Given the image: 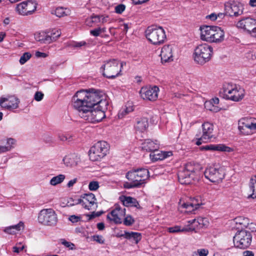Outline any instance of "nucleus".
I'll use <instances>...</instances> for the list:
<instances>
[{
	"mask_svg": "<svg viewBox=\"0 0 256 256\" xmlns=\"http://www.w3.org/2000/svg\"><path fill=\"white\" fill-rule=\"evenodd\" d=\"M213 54L212 46L207 44L198 45L193 54L194 61L198 64L203 65L211 59Z\"/></svg>",
	"mask_w": 256,
	"mask_h": 256,
	"instance_id": "nucleus-4",
	"label": "nucleus"
},
{
	"mask_svg": "<svg viewBox=\"0 0 256 256\" xmlns=\"http://www.w3.org/2000/svg\"><path fill=\"white\" fill-rule=\"evenodd\" d=\"M24 228V223L20 222L18 224L8 226L6 228L4 231L10 234H16L18 232L21 230H23Z\"/></svg>",
	"mask_w": 256,
	"mask_h": 256,
	"instance_id": "nucleus-29",
	"label": "nucleus"
},
{
	"mask_svg": "<svg viewBox=\"0 0 256 256\" xmlns=\"http://www.w3.org/2000/svg\"><path fill=\"white\" fill-rule=\"evenodd\" d=\"M205 177L212 182H219L224 177L222 170L214 166H210L204 171Z\"/></svg>",
	"mask_w": 256,
	"mask_h": 256,
	"instance_id": "nucleus-13",
	"label": "nucleus"
},
{
	"mask_svg": "<svg viewBox=\"0 0 256 256\" xmlns=\"http://www.w3.org/2000/svg\"><path fill=\"white\" fill-rule=\"evenodd\" d=\"M188 224L185 228H190L192 226H194L196 224V219H193L191 220H189L188 222Z\"/></svg>",
	"mask_w": 256,
	"mask_h": 256,
	"instance_id": "nucleus-56",
	"label": "nucleus"
},
{
	"mask_svg": "<svg viewBox=\"0 0 256 256\" xmlns=\"http://www.w3.org/2000/svg\"><path fill=\"white\" fill-rule=\"evenodd\" d=\"M134 110L133 106L130 104H128L125 108L122 109L118 114L119 118H123L125 116Z\"/></svg>",
	"mask_w": 256,
	"mask_h": 256,
	"instance_id": "nucleus-33",
	"label": "nucleus"
},
{
	"mask_svg": "<svg viewBox=\"0 0 256 256\" xmlns=\"http://www.w3.org/2000/svg\"><path fill=\"white\" fill-rule=\"evenodd\" d=\"M202 149L207 150H217L220 152H231L232 149L222 144H209L203 147Z\"/></svg>",
	"mask_w": 256,
	"mask_h": 256,
	"instance_id": "nucleus-26",
	"label": "nucleus"
},
{
	"mask_svg": "<svg viewBox=\"0 0 256 256\" xmlns=\"http://www.w3.org/2000/svg\"><path fill=\"white\" fill-rule=\"evenodd\" d=\"M148 127V118L142 117L136 119L134 128L137 132H144L146 130Z\"/></svg>",
	"mask_w": 256,
	"mask_h": 256,
	"instance_id": "nucleus-22",
	"label": "nucleus"
},
{
	"mask_svg": "<svg viewBox=\"0 0 256 256\" xmlns=\"http://www.w3.org/2000/svg\"><path fill=\"white\" fill-rule=\"evenodd\" d=\"M238 129L242 133H248L245 132L246 130H250V123L246 120H242L238 122Z\"/></svg>",
	"mask_w": 256,
	"mask_h": 256,
	"instance_id": "nucleus-35",
	"label": "nucleus"
},
{
	"mask_svg": "<svg viewBox=\"0 0 256 256\" xmlns=\"http://www.w3.org/2000/svg\"><path fill=\"white\" fill-rule=\"evenodd\" d=\"M252 236L250 232L242 230L238 232L234 237L236 247L244 249L248 248L252 242Z\"/></svg>",
	"mask_w": 256,
	"mask_h": 256,
	"instance_id": "nucleus-11",
	"label": "nucleus"
},
{
	"mask_svg": "<svg viewBox=\"0 0 256 256\" xmlns=\"http://www.w3.org/2000/svg\"><path fill=\"white\" fill-rule=\"evenodd\" d=\"M149 177L148 170L145 168H140L128 172L126 174L128 182H125L124 186L126 188H140L146 183L145 180Z\"/></svg>",
	"mask_w": 256,
	"mask_h": 256,
	"instance_id": "nucleus-2",
	"label": "nucleus"
},
{
	"mask_svg": "<svg viewBox=\"0 0 256 256\" xmlns=\"http://www.w3.org/2000/svg\"><path fill=\"white\" fill-rule=\"evenodd\" d=\"M35 40L42 44L51 43V38L49 34L46 32H38L34 34Z\"/></svg>",
	"mask_w": 256,
	"mask_h": 256,
	"instance_id": "nucleus-28",
	"label": "nucleus"
},
{
	"mask_svg": "<svg viewBox=\"0 0 256 256\" xmlns=\"http://www.w3.org/2000/svg\"><path fill=\"white\" fill-rule=\"evenodd\" d=\"M32 56V54L30 52H24L20 59V63L21 64H25Z\"/></svg>",
	"mask_w": 256,
	"mask_h": 256,
	"instance_id": "nucleus-42",
	"label": "nucleus"
},
{
	"mask_svg": "<svg viewBox=\"0 0 256 256\" xmlns=\"http://www.w3.org/2000/svg\"><path fill=\"white\" fill-rule=\"evenodd\" d=\"M106 32V28H98L90 31V34L95 36H98L100 35V34Z\"/></svg>",
	"mask_w": 256,
	"mask_h": 256,
	"instance_id": "nucleus-43",
	"label": "nucleus"
},
{
	"mask_svg": "<svg viewBox=\"0 0 256 256\" xmlns=\"http://www.w3.org/2000/svg\"><path fill=\"white\" fill-rule=\"evenodd\" d=\"M108 144L104 141L98 142L89 150L90 158L92 161H98L104 158L109 150Z\"/></svg>",
	"mask_w": 256,
	"mask_h": 256,
	"instance_id": "nucleus-7",
	"label": "nucleus"
},
{
	"mask_svg": "<svg viewBox=\"0 0 256 256\" xmlns=\"http://www.w3.org/2000/svg\"><path fill=\"white\" fill-rule=\"evenodd\" d=\"M195 230L194 226L190 228H181L180 226H175L174 227H170L168 228V230L170 232L174 233L178 232H192Z\"/></svg>",
	"mask_w": 256,
	"mask_h": 256,
	"instance_id": "nucleus-31",
	"label": "nucleus"
},
{
	"mask_svg": "<svg viewBox=\"0 0 256 256\" xmlns=\"http://www.w3.org/2000/svg\"><path fill=\"white\" fill-rule=\"evenodd\" d=\"M159 88L156 86L153 87H143L140 91L141 98L144 100H156L158 97Z\"/></svg>",
	"mask_w": 256,
	"mask_h": 256,
	"instance_id": "nucleus-14",
	"label": "nucleus"
},
{
	"mask_svg": "<svg viewBox=\"0 0 256 256\" xmlns=\"http://www.w3.org/2000/svg\"><path fill=\"white\" fill-rule=\"evenodd\" d=\"M142 148L146 151L152 152L158 154L159 152L158 150L159 148V144L157 141L154 142L150 139H147L142 144Z\"/></svg>",
	"mask_w": 256,
	"mask_h": 256,
	"instance_id": "nucleus-25",
	"label": "nucleus"
},
{
	"mask_svg": "<svg viewBox=\"0 0 256 256\" xmlns=\"http://www.w3.org/2000/svg\"><path fill=\"white\" fill-rule=\"evenodd\" d=\"M19 103V100L14 96H9L8 98H2L0 99V106L1 107L8 110L18 108Z\"/></svg>",
	"mask_w": 256,
	"mask_h": 256,
	"instance_id": "nucleus-17",
	"label": "nucleus"
},
{
	"mask_svg": "<svg viewBox=\"0 0 256 256\" xmlns=\"http://www.w3.org/2000/svg\"><path fill=\"white\" fill-rule=\"evenodd\" d=\"M160 56L162 62L172 61L173 55L172 46L170 45L164 46L162 49Z\"/></svg>",
	"mask_w": 256,
	"mask_h": 256,
	"instance_id": "nucleus-23",
	"label": "nucleus"
},
{
	"mask_svg": "<svg viewBox=\"0 0 256 256\" xmlns=\"http://www.w3.org/2000/svg\"><path fill=\"white\" fill-rule=\"evenodd\" d=\"M234 221L237 224L242 226L243 227H247L249 224V220L248 218L242 216H238L236 218Z\"/></svg>",
	"mask_w": 256,
	"mask_h": 256,
	"instance_id": "nucleus-37",
	"label": "nucleus"
},
{
	"mask_svg": "<svg viewBox=\"0 0 256 256\" xmlns=\"http://www.w3.org/2000/svg\"><path fill=\"white\" fill-rule=\"evenodd\" d=\"M202 128L201 139L209 140L214 137V126L212 124L208 122H205L202 124Z\"/></svg>",
	"mask_w": 256,
	"mask_h": 256,
	"instance_id": "nucleus-20",
	"label": "nucleus"
},
{
	"mask_svg": "<svg viewBox=\"0 0 256 256\" xmlns=\"http://www.w3.org/2000/svg\"><path fill=\"white\" fill-rule=\"evenodd\" d=\"M62 244L67 248H69L70 249H72L74 244L70 242H66V240H64L62 242Z\"/></svg>",
	"mask_w": 256,
	"mask_h": 256,
	"instance_id": "nucleus-57",
	"label": "nucleus"
},
{
	"mask_svg": "<svg viewBox=\"0 0 256 256\" xmlns=\"http://www.w3.org/2000/svg\"><path fill=\"white\" fill-rule=\"evenodd\" d=\"M44 94L40 92H36L34 94V100L38 102L40 101L44 98Z\"/></svg>",
	"mask_w": 256,
	"mask_h": 256,
	"instance_id": "nucleus-49",
	"label": "nucleus"
},
{
	"mask_svg": "<svg viewBox=\"0 0 256 256\" xmlns=\"http://www.w3.org/2000/svg\"><path fill=\"white\" fill-rule=\"evenodd\" d=\"M211 102L212 104H217L219 102V99L218 98H215L212 99L209 102Z\"/></svg>",
	"mask_w": 256,
	"mask_h": 256,
	"instance_id": "nucleus-63",
	"label": "nucleus"
},
{
	"mask_svg": "<svg viewBox=\"0 0 256 256\" xmlns=\"http://www.w3.org/2000/svg\"><path fill=\"white\" fill-rule=\"evenodd\" d=\"M196 136H197V138H198V140L196 142V144H197L198 146H200V144H202V142H201V140H204L202 139H201V134L200 133L199 134H197L196 135Z\"/></svg>",
	"mask_w": 256,
	"mask_h": 256,
	"instance_id": "nucleus-62",
	"label": "nucleus"
},
{
	"mask_svg": "<svg viewBox=\"0 0 256 256\" xmlns=\"http://www.w3.org/2000/svg\"><path fill=\"white\" fill-rule=\"evenodd\" d=\"M68 220L72 223L77 222L80 220V216L76 215H72L69 216Z\"/></svg>",
	"mask_w": 256,
	"mask_h": 256,
	"instance_id": "nucleus-50",
	"label": "nucleus"
},
{
	"mask_svg": "<svg viewBox=\"0 0 256 256\" xmlns=\"http://www.w3.org/2000/svg\"><path fill=\"white\" fill-rule=\"evenodd\" d=\"M24 248V246H22L20 248H18L17 246H15L12 248V250L14 252L18 254L20 252V251L22 250Z\"/></svg>",
	"mask_w": 256,
	"mask_h": 256,
	"instance_id": "nucleus-55",
	"label": "nucleus"
},
{
	"mask_svg": "<svg viewBox=\"0 0 256 256\" xmlns=\"http://www.w3.org/2000/svg\"><path fill=\"white\" fill-rule=\"evenodd\" d=\"M78 203L81 204L84 208L88 210H92L94 206H97L95 196L92 193L84 194L82 198L78 199Z\"/></svg>",
	"mask_w": 256,
	"mask_h": 256,
	"instance_id": "nucleus-18",
	"label": "nucleus"
},
{
	"mask_svg": "<svg viewBox=\"0 0 256 256\" xmlns=\"http://www.w3.org/2000/svg\"><path fill=\"white\" fill-rule=\"evenodd\" d=\"M204 106H205V108L210 110V111H212V112H218L220 110V108L216 106H214V104H212L211 102H205V104H204Z\"/></svg>",
	"mask_w": 256,
	"mask_h": 256,
	"instance_id": "nucleus-41",
	"label": "nucleus"
},
{
	"mask_svg": "<svg viewBox=\"0 0 256 256\" xmlns=\"http://www.w3.org/2000/svg\"><path fill=\"white\" fill-rule=\"evenodd\" d=\"M256 26V20L250 17L244 18L240 20L236 24V26L238 28L246 30L250 34V32L253 30Z\"/></svg>",
	"mask_w": 256,
	"mask_h": 256,
	"instance_id": "nucleus-19",
	"label": "nucleus"
},
{
	"mask_svg": "<svg viewBox=\"0 0 256 256\" xmlns=\"http://www.w3.org/2000/svg\"><path fill=\"white\" fill-rule=\"evenodd\" d=\"M208 254V250L206 248L198 249L196 252V255L198 254L199 256H207Z\"/></svg>",
	"mask_w": 256,
	"mask_h": 256,
	"instance_id": "nucleus-47",
	"label": "nucleus"
},
{
	"mask_svg": "<svg viewBox=\"0 0 256 256\" xmlns=\"http://www.w3.org/2000/svg\"><path fill=\"white\" fill-rule=\"evenodd\" d=\"M246 58L248 60H254L256 59V56L254 52H250L246 54Z\"/></svg>",
	"mask_w": 256,
	"mask_h": 256,
	"instance_id": "nucleus-52",
	"label": "nucleus"
},
{
	"mask_svg": "<svg viewBox=\"0 0 256 256\" xmlns=\"http://www.w3.org/2000/svg\"><path fill=\"white\" fill-rule=\"evenodd\" d=\"M122 63L120 64L118 60L113 59L108 60L102 66L104 76L108 78H113L118 76L121 72Z\"/></svg>",
	"mask_w": 256,
	"mask_h": 256,
	"instance_id": "nucleus-8",
	"label": "nucleus"
},
{
	"mask_svg": "<svg viewBox=\"0 0 256 256\" xmlns=\"http://www.w3.org/2000/svg\"><path fill=\"white\" fill-rule=\"evenodd\" d=\"M80 161V156L76 153L70 154L63 158V162L66 166H76Z\"/></svg>",
	"mask_w": 256,
	"mask_h": 256,
	"instance_id": "nucleus-24",
	"label": "nucleus"
},
{
	"mask_svg": "<svg viewBox=\"0 0 256 256\" xmlns=\"http://www.w3.org/2000/svg\"><path fill=\"white\" fill-rule=\"evenodd\" d=\"M146 35L148 40L155 45L162 44L166 39L165 32L162 27H148L146 31Z\"/></svg>",
	"mask_w": 256,
	"mask_h": 256,
	"instance_id": "nucleus-6",
	"label": "nucleus"
},
{
	"mask_svg": "<svg viewBox=\"0 0 256 256\" xmlns=\"http://www.w3.org/2000/svg\"><path fill=\"white\" fill-rule=\"evenodd\" d=\"M223 97L226 99L238 102L241 100L244 96V91L242 89L238 88L236 86L232 84L225 85L223 88Z\"/></svg>",
	"mask_w": 256,
	"mask_h": 256,
	"instance_id": "nucleus-10",
	"label": "nucleus"
},
{
	"mask_svg": "<svg viewBox=\"0 0 256 256\" xmlns=\"http://www.w3.org/2000/svg\"><path fill=\"white\" fill-rule=\"evenodd\" d=\"M99 186V182L97 181H92L88 184V188L92 191L97 190Z\"/></svg>",
	"mask_w": 256,
	"mask_h": 256,
	"instance_id": "nucleus-44",
	"label": "nucleus"
},
{
	"mask_svg": "<svg viewBox=\"0 0 256 256\" xmlns=\"http://www.w3.org/2000/svg\"><path fill=\"white\" fill-rule=\"evenodd\" d=\"M16 143V140L12 138H8L7 140L8 146H12V148H14L13 145Z\"/></svg>",
	"mask_w": 256,
	"mask_h": 256,
	"instance_id": "nucleus-54",
	"label": "nucleus"
},
{
	"mask_svg": "<svg viewBox=\"0 0 256 256\" xmlns=\"http://www.w3.org/2000/svg\"><path fill=\"white\" fill-rule=\"evenodd\" d=\"M207 18H209L212 20H217V15L214 13L211 14H210L206 16Z\"/></svg>",
	"mask_w": 256,
	"mask_h": 256,
	"instance_id": "nucleus-61",
	"label": "nucleus"
},
{
	"mask_svg": "<svg viewBox=\"0 0 256 256\" xmlns=\"http://www.w3.org/2000/svg\"><path fill=\"white\" fill-rule=\"evenodd\" d=\"M200 39L208 42L219 43L224 40V32L216 26H204L200 28Z\"/></svg>",
	"mask_w": 256,
	"mask_h": 256,
	"instance_id": "nucleus-3",
	"label": "nucleus"
},
{
	"mask_svg": "<svg viewBox=\"0 0 256 256\" xmlns=\"http://www.w3.org/2000/svg\"><path fill=\"white\" fill-rule=\"evenodd\" d=\"M196 224L194 226L195 228V229L198 227L199 225H203L204 226L206 224V222H207V220L206 218H198L196 219Z\"/></svg>",
	"mask_w": 256,
	"mask_h": 256,
	"instance_id": "nucleus-45",
	"label": "nucleus"
},
{
	"mask_svg": "<svg viewBox=\"0 0 256 256\" xmlns=\"http://www.w3.org/2000/svg\"><path fill=\"white\" fill-rule=\"evenodd\" d=\"M100 22V16H92L86 20V24L89 26H92L93 23H98Z\"/></svg>",
	"mask_w": 256,
	"mask_h": 256,
	"instance_id": "nucleus-39",
	"label": "nucleus"
},
{
	"mask_svg": "<svg viewBox=\"0 0 256 256\" xmlns=\"http://www.w3.org/2000/svg\"><path fill=\"white\" fill-rule=\"evenodd\" d=\"M161 153V155H160L158 152V154H154V156L157 155V156L154 158L156 160H162L163 158L170 156L172 155V152H162Z\"/></svg>",
	"mask_w": 256,
	"mask_h": 256,
	"instance_id": "nucleus-40",
	"label": "nucleus"
},
{
	"mask_svg": "<svg viewBox=\"0 0 256 256\" xmlns=\"http://www.w3.org/2000/svg\"><path fill=\"white\" fill-rule=\"evenodd\" d=\"M94 240L100 244H104V240L102 236H93Z\"/></svg>",
	"mask_w": 256,
	"mask_h": 256,
	"instance_id": "nucleus-51",
	"label": "nucleus"
},
{
	"mask_svg": "<svg viewBox=\"0 0 256 256\" xmlns=\"http://www.w3.org/2000/svg\"><path fill=\"white\" fill-rule=\"evenodd\" d=\"M38 221L44 226H54L56 225L58 218L53 209L45 208L42 209L39 212Z\"/></svg>",
	"mask_w": 256,
	"mask_h": 256,
	"instance_id": "nucleus-9",
	"label": "nucleus"
},
{
	"mask_svg": "<svg viewBox=\"0 0 256 256\" xmlns=\"http://www.w3.org/2000/svg\"><path fill=\"white\" fill-rule=\"evenodd\" d=\"M69 10L62 7H58L52 12V14L56 15L58 18L64 17L68 15Z\"/></svg>",
	"mask_w": 256,
	"mask_h": 256,
	"instance_id": "nucleus-32",
	"label": "nucleus"
},
{
	"mask_svg": "<svg viewBox=\"0 0 256 256\" xmlns=\"http://www.w3.org/2000/svg\"><path fill=\"white\" fill-rule=\"evenodd\" d=\"M11 149H12V146H0V154L10 151L11 150Z\"/></svg>",
	"mask_w": 256,
	"mask_h": 256,
	"instance_id": "nucleus-53",
	"label": "nucleus"
},
{
	"mask_svg": "<svg viewBox=\"0 0 256 256\" xmlns=\"http://www.w3.org/2000/svg\"><path fill=\"white\" fill-rule=\"evenodd\" d=\"M74 108L79 116L92 123L100 122L105 118L108 102L106 96L100 92L78 91L72 98Z\"/></svg>",
	"mask_w": 256,
	"mask_h": 256,
	"instance_id": "nucleus-1",
	"label": "nucleus"
},
{
	"mask_svg": "<svg viewBox=\"0 0 256 256\" xmlns=\"http://www.w3.org/2000/svg\"><path fill=\"white\" fill-rule=\"evenodd\" d=\"M58 138L60 140L64 141V142L66 141L70 138V136H69V138H68L67 136L64 135L63 134H58Z\"/></svg>",
	"mask_w": 256,
	"mask_h": 256,
	"instance_id": "nucleus-60",
	"label": "nucleus"
},
{
	"mask_svg": "<svg viewBox=\"0 0 256 256\" xmlns=\"http://www.w3.org/2000/svg\"><path fill=\"white\" fill-rule=\"evenodd\" d=\"M120 200L123 203V204L126 206H134L138 209H141L138 202L134 198L130 196H122L120 198Z\"/></svg>",
	"mask_w": 256,
	"mask_h": 256,
	"instance_id": "nucleus-27",
	"label": "nucleus"
},
{
	"mask_svg": "<svg viewBox=\"0 0 256 256\" xmlns=\"http://www.w3.org/2000/svg\"><path fill=\"white\" fill-rule=\"evenodd\" d=\"M204 204L202 200L200 198H194L190 202H182L180 200L179 202V208H185L186 212H191L198 209L199 206Z\"/></svg>",
	"mask_w": 256,
	"mask_h": 256,
	"instance_id": "nucleus-16",
	"label": "nucleus"
},
{
	"mask_svg": "<svg viewBox=\"0 0 256 256\" xmlns=\"http://www.w3.org/2000/svg\"><path fill=\"white\" fill-rule=\"evenodd\" d=\"M65 178V175L62 174H58V176L52 178L50 180V184L52 186H56L63 182Z\"/></svg>",
	"mask_w": 256,
	"mask_h": 256,
	"instance_id": "nucleus-34",
	"label": "nucleus"
},
{
	"mask_svg": "<svg viewBox=\"0 0 256 256\" xmlns=\"http://www.w3.org/2000/svg\"><path fill=\"white\" fill-rule=\"evenodd\" d=\"M124 237L126 238L134 240L136 244L138 243L142 238V236L140 233L136 232H125Z\"/></svg>",
	"mask_w": 256,
	"mask_h": 256,
	"instance_id": "nucleus-30",
	"label": "nucleus"
},
{
	"mask_svg": "<svg viewBox=\"0 0 256 256\" xmlns=\"http://www.w3.org/2000/svg\"><path fill=\"white\" fill-rule=\"evenodd\" d=\"M126 216V208H121L120 206H116L110 213L107 215V218L114 224H118L122 222V220Z\"/></svg>",
	"mask_w": 256,
	"mask_h": 256,
	"instance_id": "nucleus-15",
	"label": "nucleus"
},
{
	"mask_svg": "<svg viewBox=\"0 0 256 256\" xmlns=\"http://www.w3.org/2000/svg\"><path fill=\"white\" fill-rule=\"evenodd\" d=\"M37 4L35 1L26 0L16 5V11L22 16L32 14L36 10Z\"/></svg>",
	"mask_w": 256,
	"mask_h": 256,
	"instance_id": "nucleus-12",
	"label": "nucleus"
},
{
	"mask_svg": "<svg viewBox=\"0 0 256 256\" xmlns=\"http://www.w3.org/2000/svg\"><path fill=\"white\" fill-rule=\"evenodd\" d=\"M134 222V220L130 216H126L124 220V223L126 226H130Z\"/></svg>",
	"mask_w": 256,
	"mask_h": 256,
	"instance_id": "nucleus-46",
	"label": "nucleus"
},
{
	"mask_svg": "<svg viewBox=\"0 0 256 256\" xmlns=\"http://www.w3.org/2000/svg\"><path fill=\"white\" fill-rule=\"evenodd\" d=\"M36 56L38 58H46L48 56V54L44 52H36Z\"/></svg>",
	"mask_w": 256,
	"mask_h": 256,
	"instance_id": "nucleus-58",
	"label": "nucleus"
},
{
	"mask_svg": "<svg viewBox=\"0 0 256 256\" xmlns=\"http://www.w3.org/2000/svg\"><path fill=\"white\" fill-rule=\"evenodd\" d=\"M198 172L194 166L191 163L187 164L184 169L178 174L180 182L182 184H189L198 180Z\"/></svg>",
	"mask_w": 256,
	"mask_h": 256,
	"instance_id": "nucleus-5",
	"label": "nucleus"
},
{
	"mask_svg": "<svg viewBox=\"0 0 256 256\" xmlns=\"http://www.w3.org/2000/svg\"><path fill=\"white\" fill-rule=\"evenodd\" d=\"M243 256H254V254L250 250H246L243 252Z\"/></svg>",
	"mask_w": 256,
	"mask_h": 256,
	"instance_id": "nucleus-64",
	"label": "nucleus"
},
{
	"mask_svg": "<svg viewBox=\"0 0 256 256\" xmlns=\"http://www.w3.org/2000/svg\"><path fill=\"white\" fill-rule=\"evenodd\" d=\"M77 178H74L73 180H72L68 182L67 184V186L68 188H70L74 184H76L77 182Z\"/></svg>",
	"mask_w": 256,
	"mask_h": 256,
	"instance_id": "nucleus-59",
	"label": "nucleus"
},
{
	"mask_svg": "<svg viewBox=\"0 0 256 256\" xmlns=\"http://www.w3.org/2000/svg\"><path fill=\"white\" fill-rule=\"evenodd\" d=\"M61 32L58 29H53L52 30L49 36L51 38V42L56 41L60 36Z\"/></svg>",
	"mask_w": 256,
	"mask_h": 256,
	"instance_id": "nucleus-38",
	"label": "nucleus"
},
{
	"mask_svg": "<svg viewBox=\"0 0 256 256\" xmlns=\"http://www.w3.org/2000/svg\"><path fill=\"white\" fill-rule=\"evenodd\" d=\"M250 187L252 190V194H250L248 198H256V175L252 176L250 180Z\"/></svg>",
	"mask_w": 256,
	"mask_h": 256,
	"instance_id": "nucleus-36",
	"label": "nucleus"
},
{
	"mask_svg": "<svg viewBox=\"0 0 256 256\" xmlns=\"http://www.w3.org/2000/svg\"><path fill=\"white\" fill-rule=\"evenodd\" d=\"M226 13L230 16H237L243 12L242 6L236 3L228 4L226 6Z\"/></svg>",
	"mask_w": 256,
	"mask_h": 256,
	"instance_id": "nucleus-21",
	"label": "nucleus"
},
{
	"mask_svg": "<svg viewBox=\"0 0 256 256\" xmlns=\"http://www.w3.org/2000/svg\"><path fill=\"white\" fill-rule=\"evenodd\" d=\"M125 8V6L121 4L116 6L115 10L116 13L121 14L124 10Z\"/></svg>",
	"mask_w": 256,
	"mask_h": 256,
	"instance_id": "nucleus-48",
	"label": "nucleus"
}]
</instances>
